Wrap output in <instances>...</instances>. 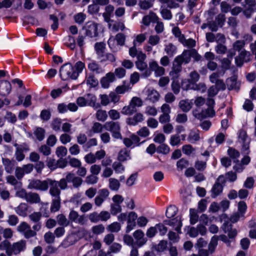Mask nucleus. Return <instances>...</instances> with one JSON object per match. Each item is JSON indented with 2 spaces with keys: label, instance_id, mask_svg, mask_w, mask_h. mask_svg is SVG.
<instances>
[{
  "label": "nucleus",
  "instance_id": "1",
  "mask_svg": "<svg viewBox=\"0 0 256 256\" xmlns=\"http://www.w3.org/2000/svg\"><path fill=\"white\" fill-rule=\"evenodd\" d=\"M192 57L196 61L200 60L201 58V56L194 50H184L181 54L176 56L174 60L172 71L170 74L173 76L179 73L182 69V65L190 62Z\"/></svg>",
  "mask_w": 256,
  "mask_h": 256
},
{
  "label": "nucleus",
  "instance_id": "2",
  "mask_svg": "<svg viewBox=\"0 0 256 256\" xmlns=\"http://www.w3.org/2000/svg\"><path fill=\"white\" fill-rule=\"evenodd\" d=\"M60 75L62 80H76L77 74L74 73V68L70 64H64L60 70Z\"/></svg>",
  "mask_w": 256,
  "mask_h": 256
},
{
  "label": "nucleus",
  "instance_id": "3",
  "mask_svg": "<svg viewBox=\"0 0 256 256\" xmlns=\"http://www.w3.org/2000/svg\"><path fill=\"white\" fill-rule=\"evenodd\" d=\"M104 128L112 132L114 138L122 139V136L120 132V126L119 122H106L104 124Z\"/></svg>",
  "mask_w": 256,
  "mask_h": 256
},
{
  "label": "nucleus",
  "instance_id": "4",
  "mask_svg": "<svg viewBox=\"0 0 256 256\" xmlns=\"http://www.w3.org/2000/svg\"><path fill=\"white\" fill-rule=\"evenodd\" d=\"M100 24L90 21L87 22L84 28L85 30V34L86 36L90 38H95L98 34V28Z\"/></svg>",
  "mask_w": 256,
  "mask_h": 256
},
{
  "label": "nucleus",
  "instance_id": "5",
  "mask_svg": "<svg viewBox=\"0 0 256 256\" xmlns=\"http://www.w3.org/2000/svg\"><path fill=\"white\" fill-rule=\"evenodd\" d=\"M96 97L91 94H88L84 96H80L76 100L77 104L83 107L86 106H90L94 107L96 104Z\"/></svg>",
  "mask_w": 256,
  "mask_h": 256
},
{
  "label": "nucleus",
  "instance_id": "6",
  "mask_svg": "<svg viewBox=\"0 0 256 256\" xmlns=\"http://www.w3.org/2000/svg\"><path fill=\"white\" fill-rule=\"evenodd\" d=\"M182 87L183 90H194L201 93L204 92L206 90V86L204 83L191 84L188 80H182Z\"/></svg>",
  "mask_w": 256,
  "mask_h": 256
},
{
  "label": "nucleus",
  "instance_id": "7",
  "mask_svg": "<svg viewBox=\"0 0 256 256\" xmlns=\"http://www.w3.org/2000/svg\"><path fill=\"white\" fill-rule=\"evenodd\" d=\"M48 179L44 180H30L28 188L30 189L45 191L48 189Z\"/></svg>",
  "mask_w": 256,
  "mask_h": 256
},
{
  "label": "nucleus",
  "instance_id": "8",
  "mask_svg": "<svg viewBox=\"0 0 256 256\" xmlns=\"http://www.w3.org/2000/svg\"><path fill=\"white\" fill-rule=\"evenodd\" d=\"M26 248V242L24 240H20L13 243L10 250L7 251L8 256H12V254H18L21 252H23Z\"/></svg>",
  "mask_w": 256,
  "mask_h": 256
},
{
  "label": "nucleus",
  "instance_id": "9",
  "mask_svg": "<svg viewBox=\"0 0 256 256\" xmlns=\"http://www.w3.org/2000/svg\"><path fill=\"white\" fill-rule=\"evenodd\" d=\"M225 182L224 176L222 175L219 176L212 189V197L216 198L222 192Z\"/></svg>",
  "mask_w": 256,
  "mask_h": 256
},
{
  "label": "nucleus",
  "instance_id": "10",
  "mask_svg": "<svg viewBox=\"0 0 256 256\" xmlns=\"http://www.w3.org/2000/svg\"><path fill=\"white\" fill-rule=\"evenodd\" d=\"M68 218L71 221L81 225H84L87 222V219L84 215H79L77 212L74 210L70 212Z\"/></svg>",
  "mask_w": 256,
  "mask_h": 256
},
{
  "label": "nucleus",
  "instance_id": "11",
  "mask_svg": "<svg viewBox=\"0 0 256 256\" xmlns=\"http://www.w3.org/2000/svg\"><path fill=\"white\" fill-rule=\"evenodd\" d=\"M136 66L140 72H142L141 76L147 78L151 76L150 70L148 68V64L145 61H136Z\"/></svg>",
  "mask_w": 256,
  "mask_h": 256
},
{
  "label": "nucleus",
  "instance_id": "12",
  "mask_svg": "<svg viewBox=\"0 0 256 256\" xmlns=\"http://www.w3.org/2000/svg\"><path fill=\"white\" fill-rule=\"evenodd\" d=\"M138 218L137 214L134 212H131L127 216V226L126 228V232H130L132 230L136 225V220Z\"/></svg>",
  "mask_w": 256,
  "mask_h": 256
},
{
  "label": "nucleus",
  "instance_id": "13",
  "mask_svg": "<svg viewBox=\"0 0 256 256\" xmlns=\"http://www.w3.org/2000/svg\"><path fill=\"white\" fill-rule=\"evenodd\" d=\"M50 186V193L54 198H60V191L58 188V182L48 179V186Z\"/></svg>",
  "mask_w": 256,
  "mask_h": 256
},
{
  "label": "nucleus",
  "instance_id": "14",
  "mask_svg": "<svg viewBox=\"0 0 256 256\" xmlns=\"http://www.w3.org/2000/svg\"><path fill=\"white\" fill-rule=\"evenodd\" d=\"M144 120V116L140 112L136 114L132 117L126 118V122L127 124L131 126H136L138 123L142 122Z\"/></svg>",
  "mask_w": 256,
  "mask_h": 256
},
{
  "label": "nucleus",
  "instance_id": "15",
  "mask_svg": "<svg viewBox=\"0 0 256 256\" xmlns=\"http://www.w3.org/2000/svg\"><path fill=\"white\" fill-rule=\"evenodd\" d=\"M115 80L114 74L113 72H108L100 80L102 86L104 88H108L110 83Z\"/></svg>",
  "mask_w": 256,
  "mask_h": 256
},
{
  "label": "nucleus",
  "instance_id": "16",
  "mask_svg": "<svg viewBox=\"0 0 256 256\" xmlns=\"http://www.w3.org/2000/svg\"><path fill=\"white\" fill-rule=\"evenodd\" d=\"M164 224L172 226L178 233H181L180 228L182 226V222L180 218L178 216L174 219L166 220L164 221Z\"/></svg>",
  "mask_w": 256,
  "mask_h": 256
},
{
  "label": "nucleus",
  "instance_id": "17",
  "mask_svg": "<svg viewBox=\"0 0 256 256\" xmlns=\"http://www.w3.org/2000/svg\"><path fill=\"white\" fill-rule=\"evenodd\" d=\"M15 146L16 147V158L18 161H22L24 158V152L28 151L29 150L28 147L26 144L21 145L16 144Z\"/></svg>",
  "mask_w": 256,
  "mask_h": 256
},
{
  "label": "nucleus",
  "instance_id": "18",
  "mask_svg": "<svg viewBox=\"0 0 256 256\" xmlns=\"http://www.w3.org/2000/svg\"><path fill=\"white\" fill-rule=\"evenodd\" d=\"M193 114L198 119H203L206 117H212L215 114V112L213 107L208 106L206 110H203L200 114H197L196 111H194Z\"/></svg>",
  "mask_w": 256,
  "mask_h": 256
},
{
  "label": "nucleus",
  "instance_id": "19",
  "mask_svg": "<svg viewBox=\"0 0 256 256\" xmlns=\"http://www.w3.org/2000/svg\"><path fill=\"white\" fill-rule=\"evenodd\" d=\"M140 139L138 136L132 134L129 138H124L123 142L126 147H134L139 146Z\"/></svg>",
  "mask_w": 256,
  "mask_h": 256
},
{
  "label": "nucleus",
  "instance_id": "20",
  "mask_svg": "<svg viewBox=\"0 0 256 256\" xmlns=\"http://www.w3.org/2000/svg\"><path fill=\"white\" fill-rule=\"evenodd\" d=\"M11 84L7 80H2L0 82V95L2 96H6L8 95L11 91Z\"/></svg>",
  "mask_w": 256,
  "mask_h": 256
},
{
  "label": "nucleus",
  "instance_id": "21",
  "mask_svg": "<svg viewBox=\"0 0 256 256\" xmlns=\"http://www.w3.org/2000/svg\"><path fill=\"white\" fill-rule=\"evenodd\" d=\"M158 20V18L156 14L153 12H150L148 14L143 17L142 24L145 26H148L151 22H155Z\"/></svg>",
  "mask_w": 256,
  "mask_h": 256
},
{
  "label": "nucleus",
  "instance_id": "22",
  "mask_svg": "<svg viewBox=\"0 0 256 256\" xmlns=\"http://www.w3.org/2000/svg\"><path fill=\"white\" fill-rule=\"evenodd\" d=\"M134 237L136 240V243L138 246H142L147 241V240L144 238V233L141 230H137L135 231L133 234Z\"/></svg>",
  "mask_w": 256,
  "mask_h": 256
},
{
  "label": "nucleus",
  "instance_id": "23",
  "mask_svg": "<svg viewBox=\"0 0 256 256\" xmlns=\"http://www.w3.org/2000/svg\"><path fill=\"white\" fill-rule=\"evenodd\" d=\"M68 182H72L74 188H78L82 184V180L78 176H76L74 174L68 173L66 176Z\"/></svg>",
  "mask_w": 256,
  "mask_h": 256
},
{
  "label": "nucleus",
  "instance_id": "24",
  "mask_svg": "<svg viewBox=\"0 0 256 256\" xmlns=\"http://www.w3.org/2000/svg\"><path fill=\"white\" fill-rule=\"evenodd\" d=\"M108 28L112 32H116L120 30H123L124 28V24L122 22H110L108 24Z\"/></svg>",
  "mask_w": 256,
  "mask_h": 256
},
{
  "label": "nucleus",
  "instance_id": "25",
  "mask_svg": "<svg viewBox=\"0 0 256 256\" xmlns=\"http://www.w3.org/2000/svg\"><path fill=\"white\" fill-rule=\"evenodd\" d=\"M147 96L148 98L152 102L158 101L160 96L158 92L153 88L147 90Z\"/></svg>",
  "mask_w": 256,
  "mask_h": 256
},
{
  "label": "nucleus",
  "instance_id": "26",
  "mask_svg": "<svg viewBox=\"0 0 256 256\" xmlns=\"http://www.w3.org/2000/svg\"><path fill=\"white\" fill-rule=\"evenodd\" d=\"M164 52L168 54V56L172 57L177 52L176 47L172 43H168L164 46Z\"/></svg>",
  "mask_w": 256,
  "mask_h": 256
},
{
  "label": "nucleus",
  "instance_id": "27",
  "mask_svg": "<svg viewBox=\"0 0 256 256\" xmlns=\"http://www.w3.org/2000/svg\"><path fill=\"white\" fill-rule=\"evenodd\" d=\"M2 162L6 171L8 174L12 173L14 169V162L6 158H2Z\"/></svg>",
  "mask_w": 256,
  "mask_h": 256
},
{
  "label": "nucleus",
  "instance_id": "28",
  "mask_svg": "<svg viewBox=\"0 0 256 256\" xmlns=\"http://www.w3.org/2000/svg\"><path fill=\"white\" fill-rule=\"evenodd\" d=\"M28 206L25 203H21L16 208V212L19 216L25 217L27 216Z\"/></svg>",
  "mask_w": 256,
  "mask_h": 256
},
{
  "label": "nucleus",
  "instance_id": "29",
  "mask_svg": "<svg viewBox=\"0 0 256 256\" xmlns=\"http://www.w3.org/2000/svg\"><path fill=\"white\" fill-rule=\"evenodd\" d=\"M246 10L244 14L247 17H250L251 13L254 10V7L255 6L254 0H246Z\"/></svg>",
  "mask_w": 256,
  "mask_h": 256
},
{
  "label": "nucleus",
  "instance_id": "30",
  "mask_svg": "<svg viewBox=\"0 0 256 256\" xmlns=\"http://www.w3.org/2000/svg\"><path fill=\"white\" fill-rule=\"evenodd\" d=\"M110 50L114 52H116L120 50V45L117 44L116 40L114 36H111L108 42Z\"/></svg>",
  "mask_w": 256,
  "mask_h": 256
},
{
  "label": "nucleus",
  "instance_id": "31",
  "mask_svg": "<svg viewBox=\"0 0 256 256\" xmlns=\"http://www.w3.org/2000/svg\"><path fill=\"white\" fill-rule=\"evenodd\" d=\"M132 88L130 84L124 82L122 85L117 86L116 88V92L118 94H124L125 92H128Z\"/></svg>",
  "mask_w": 256,
  "mask_h": 256
},
{
  "label": "nucleus",
  "instance_id": "32",
  "mask_svg": "<svg viewBox=\"0 0 256 256\" xmlns=\"http://www.w3.org/2000/svg\"><path fill=\"white\" fill-rule=\"evenodd\" d=\"M192 102L188 100H182L179 102V106L182 111L187 112L192 108Z\"/></svg>",
  "mask_w": 256,
  "mask_h": 256
},
{
  "label": "nucleus",
  "instance_id": "33",
  "mask_svg": "<svg viewBox=\"0 0 256 256\" xmlns=\"http://www.w3.org/2000/svg\"><path fill=\"white\" fill-rule=\"evenodd\" d=\"M200 136L199 131L196 130H191L188 137V140L191 143H195L199 140Z\"/></svg>",
  "mask_w": 256,
  "mask_h": 256
},
{
  "label": "nucleus",
  "instance_id": "34",
  "mask_svg": "<svg viewBox=\"0 0 256 256\" xmlns=\"http://www.w3.org/2000/svg\"><path fill=\"white\" fill-rule=\"evenodd\" d=\"M28 202L30 203H38L40 202V198L38 194L34 192L28 193L25 199Z\"/></svg>",
  "mask_w": 256,
  "mask_h": 256
},
{
  "label": "nucleus",
  "instance_id": "35",
  "mask_svg": "<svg viewBox=\"0 0 256 256\" xmlns=\"http://www.w3.org/2000/svg\"><path fill=\"white\" fill-rule=\"evenodd\" d=\"M218 237L217 236H214L210 240V242L208 244V250L210 254H212L218 245Z\"/></svg>",
  "mask_w": 256,
  "mask_h": 256
},
{
  "label": "nucleus",
  "instance_id": "36",
  "mask_svg": "<svg viewBox=\"0 0 256 256\" xmlns=\"http://www.w3.org/2000/svg\"><path fill=\"white\" fill-rule=\"evenodd\" d=\"M109 188L114 191H118L120 188V182L116 178H110L108 180Z\"/></svg>",
  "mask_w": 256,
  "mask_h": 256
},
{
  "label": "nucleus",
  "instance_id": "37",
  "mask_svg": "<svg viewBox=\"0 0 256 256\" xmlns=\"http://www.w3.org/2000/svg\"><path fill=\"white\" fill-rule=\"evenodd\" d=\"M6 180L8 183L14 186L15 189L22 188V183L18 181L14 176H8L6 177Z\"/></svg>",
  "mask_w": 256,
  "mask_h": 256
},
{
  "label": "nucleus",
  "instance_id": "38",
  "mask_svg": "<svg viewBox=\"0 0 256 256\" xmlns=\"http://www.w3.org/2000/svg\"><path fill=\"white\" fill-rule=\"evenodd\" d=\"M88 68L96 74H100L103 72L102 68L95 62H92L88 64Z\"/></svg>",
  "mask_w": 256,
  "mask_h": 256
},
{
  "label": "nucleus",
  "instance_id": "39",
  "mask_svg": "<svg viewBox=\"0 0 256 256\" xmlns=\"http://www.w3.org/2000/svg\"><path fill=\"white\" fill-rule=\"evenodd\" d=\"M60 207V198H52L50 210L52 212L58 211Z\"/></svg>",
  "mask_w": 256,
  "mask_h": 256
},
{
  "label": "nucleus",
  "instance_id": "40",
  "mask_svg": "<svg viewBox=\"0 0 256 256\" xmlns=\"http://www.w3.org/2000/svg\"><path fill=\"white\" fill-rule=\"evenodd\" d=\"M86 83L90 88H94L98 84V80L94 76L90 75L86 77Z\"/></svg>",
  "mask_w": 256,
  "mask_h": 256
},
{
  "label": "nucleus",
  "instance_id": "41",
  "mask_svg": "<svg viewBox=\"0 0 256 256\" xmlns=\"http://www.w3.org/2000/svg\"><path fill=\"white\" fill-rule=\"evenodd\" d=\"M56 221L59 225L63 227H66L69 224V220L63 214H60L57 216Z\"/></svg>",
  "mask_w": 256,
  "mask_h": 256
},
{
  "label": "nucleus",
  "instance_id": "42",
  "mask_svg": "<svg viewBox=\"0 0 256 256\" xmlns=\"http://www.w3.org/2000/svg\"><path fill=\"white\" fill-rule=\"evenodd\" d=\"M96 117L98 121L104 122L106 120L108 114L106 110H98L96 114Z\"/></svg>",
  "mask_w": 256,
  "mask_h": 256
},
{
  "label": "nucleus",
  "instance_id": "43",
  "mask_svg": "<svg viewBox=\"0 0 256 256\" xmlns=\"http://www.w3.org/2000/svg\"><path fill=\"white\" fill-rule=\"evenodd\" d=\"M245 46V42L243 40H238L236 41L232 44V48L234 50L240 52L242 50H244V46Z\"/></svg>",
  "mask_w": 256,
  "mask_h": 256
},
{
  "label": "nucleus",
  "instance_id": "44",
  "mask_svg": "<svg viewBox=\"0 0 256 256\" xmlns=\"http://www.w3.org/2000/svg\"><path fill=\"white\" fill-rule=\"evenodd\" d=\"M160 12L164 19L166 20H170L172 19V14L170 10L162 6L160 10Z\"/></svg>",
  "mask_w": 256,
  "mask_h": 256
},
{
  "label": "nucleus",
  "instance_id": "45",
  "mask_svg": "<svg viewBox=\"0 0 256 256\" xmlns=\"http://www.w3.org/2000/svg\"><path fill=\"white\" fill-rule=\"evenodd\" d=\"M153 4L149 0H141L139 2L138 6L141 9L146 10L152 8Z\"/></svg>",
  "mask_w": 256,
  "mask_h": 256
},
{
  "label": "nucleus",
  "instance_id": "46",
  "mask_svg": "<svg viewBox=\"0 0 256 256\" xmlns=\"http://www.w3.org/2000/svg\"><path fill=\"white\" fill-rule=\"evenodd\" d=\"M34 134L39 141H42L44 138L45 130L42 128H38L34 131Z\"/></svg>",
  "mask_w": 256,
  "mask_h": 256
},
{
  "label": "nucleus",
  "instance_id": "47",
  "mask_svg": "<svg viewBox=\"0 0 256 256\" xmlns=\"http://www.w3.org/2000/svg\"><path fill=\"white\" fill-rule=\"evenodd\" d=\"M146 39L145 34H138L134 40L133 44L134 46H139Z\"/></svg>",
  "mask_w": 256,
  "mask_h": 256
},
{
  "label": "nucleus",
  "instance_id": "48",
  "mask_svg": "<svg viewBox=\"0 0 256 256\" xmlns=\"http://www.w3.org/2000/svg\"><path fill=\"white\" fill-rule=\"evenodd\" d=\"M130 152L126 149L122 150L118 154V159L120 161L124 162L130 159Z\"/></svg>",
  "mask_w": 256,
  "mask_h": 256
},
{
  "label": "nucleus",
  "instance_id": "49",
  "mask_svg": "<svg viewBox=\"0 0 256 256\" xmlns=\"http://www.w3.org/2000/svg\"><path fill=\"white\" fill-rule=\"evenodd\" d=\"M178 212V208L174 206H170L166 210V216L168 218H172L174 217Z\"/></svg>",
  "mask_w": 256,
  "mask_h": 256
},
{
  "label": "nucleus",
  "instance_id": "50",
  "mask_svg": "<svg viewBox=\"0 0 256 256\" xmlns=\"http://www.w3.org/2000/svg\"><path fill=\"white\" fill-rule=\"evenodd\" d=\"M190 223L192 224H194L198 220V216L196 210L194 209L190 208Z\"/></svg>",
  "mask_w": 256,
  "mask_h": 256
},
{
  "label": "nucleus",
  "instance_id": "51",
  "mask_svg": "<svg viewBox=\"0 0 256 256\" xmlns=\"http://www.w3.org/2000/svg\"><path fill=\"white\" fill-rule=\"evenodd\" d=\"M105 44L102 42H97L95 44L94 48L96 54L100 56H103Z\"/></svg>",
  "mask_w": 256,
  "mask_h": 256
},
{
  "label": "nucleus",
  "instance_id": "52",
  "mask_svg": "<svg viewBox=\"0 0 256 256\" xmlns=\"http://www.w3.org/2000/svg\"><path fill=\"white\" fill-rule=\"evenodd\" d=\"M136 111L132 106L130 103L127 106H124L122 110V113L125 115H130Z\"/></svg>",
  "mask_w": 256,
  "mask_h": 256
},
{
  "label": "nucleus",
  "instance_id": "53",
  "mask_svg": "<svg viewBox=\"0 0 256 256\" xmlns=\"http://www.w3.org/2000/svg\"><path fill=\"white\" fill-rule=\"evenodd\" d=\"M56 154L58 157L62 158L66 155L67 149L64 146H58L56 149Z\"/></svg>",
  "mask_w": 256,
  "mask_h": 256
},
{
  "label": "nucleus",
  "instance_id": "54",
  "mask_svg": "<svg viewBox=\"0 0 256 256\" xmlns=\"http://www.w3.org/2000/svg\"><path fill=\"white\" fill-rule=\"evenodd\" d=\"M160 42V37L158 35H151L149 36L148 43L152 46L158 44Z\"/></svg>",
  "mask_w": 256,
  "mask_h": 256
},
{
  "label": "nucleus",
  "instance_id": "55",
  "mask_svg": "<svg viewBox=\"0 0 256 256\" xmlns=\"http://www.w3.org/2000/svg\"><path fill=\"white\" fill-rule=\"evenodd\" d=\"M121 226L118 222H114L108 227V230L112 232H116L120 230Z\"/></svg>",
  "mask_w": 256,
  "mask_h": 256
},
{
  "label": "nucleus",
  "instance_id": "56",
  "mask_svg": "<svg viewBox=\"0 0 256 256\" xmlns=\"http://www.w3.org/2000/svg\"><path fill=\"white\" fill-rule=\"evenodd\" d=\"M74 68L76 69L74 70V73L77 74L78 78L79 74L81 73L85 68V64L83 62L81 61H78L75 64Z\"/></svg>",
  "mask_w": 256,
  "mask_h": 256
},
{
  "label": "nucleus",
  "instance_id": "57",
  "mask_svg": "<svg viewBox=\"0 0 256 256\" xmlns=\"http://www.w3.org/2000/svg\"><path fill=\"white\" fill-rule=\"evenodd\" d=\"M172 32L175 36L178 38L182 43L184 42V36L182 34L181 32L178 27H174L172 30Z\"/></svg>",
  "mask_w": 256,
  "mask_h": 256
},
{
  "label": "nucleus",
  "instance_id": "58",
  "mask_svg": "<svg viewBox=\"0 0 256 256\" xmlns=\"http://www.w3.org/2000/svg\"><path fill=\"white\" fill-rule=\"evenodd\" d=\"M168 242L166 240H161L160 242L154 246V249L156 250L162 252L164 251L166 248H167Z\"/></svg>",
  "mask_w": 256,
  "mask_h": 256
},
{
  "label": "nucleus",
  "instance_id": "59",
  "mask_svg": "<svg viewBox=\"0 0 256 256\" xmlns=\"http://www.w3.org/2000/svg\"><path fill=\"white\" fill-rule=\"evenodd\" d=\"M190 79H184V80H188L191 84H196L200 78L199 74L196 71L191 72L190 74Z\"/></svg>",
  "mask_w": 256,
  "mask_h": 256
},
{
  "label": "nucleus",
  "instance_id": "60",
  "mask_svg": "<svg viewBox=\"0 0 256 256\" xmlns=\"http://www.w3.org/2000/svg\"><path fill=\"white\" fill-rule=\"evenodd\" d=\"M122 210V206L120 204H110V213L115 216L120 212Z\"/></svg>",
  "mask_w": 256,
  "mask_h": 256
},
{
  "label": "nucleus",
  "instance_id": "61",
  "mask_svg": "<svg viewBox=\"0 0 256 256\" xmlns=\"http://www.w3.org/2000/svg\"><path fill=\"white\" fill-rule=\"evenodd\" d=\"M61 124H62V120L61 119L58 118H55L52 122V123L51 124L52 128L55 131L60 130V127H61Z\"/></svg>",
  "mask_w": 256,
  "mask_h": 256
},
{
  "label": "nucleus",
  "instance_id": "62",
  "mask_svg": "<svg viewBox=\"0 0 256 256\" xmlns=\"http://www.w3.org/2000/svg\"><path fill=\"white\" fill-rule=\"evenodd\" d=\"M140 75L138 72H133L130 76V84L131 86H133L135 84L137 83L140 80Z\"/></svg>",
  "mask_w": 256,
  "mask_h": 256
},
{
  "label": "nucleus",
  "instance_id": "63",
  "mask_svg": "<svg viewBox=\"0 0 256 256\" xmlns=\"http://www.w3.org/2000/svg\"><path fill=\"white\" fill-rule=\"evenodd\" d=\"M188 161L184 158H181L178 161L176 164L177 168L179 170H182L184 168H186L188 166Z\"/></svg>",
  "mask_w": 256,
  "mask_h": 256
},
{
  "label": "nucleus",
  "instance_id": "64",
  "mask_svg": "<svg viewBox=\"0 0 256 256\" xmlns=\"http://www.w3.org/2000/svg\"><path fill=\"white\" fill-rule=\"evenodd\" d=\"M112 168L114 170L115 172L118 174H120L124 172V166L118 162H114L112 164Z\"/></svg>",
  "mask_w": 256,
  "mask_h": 256
}]
</instances>
